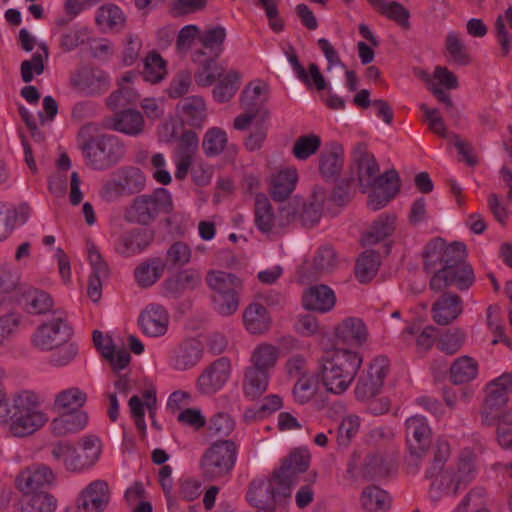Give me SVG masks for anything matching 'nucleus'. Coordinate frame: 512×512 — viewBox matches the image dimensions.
<instances>
[{"label": "nucleus", "instance_id": "1", "mask_svg": "<svg viewBox=\"0 0 512 512\" xmlns=\"http://www.w3.org/2000/svg\"><path fill=\"white\" fill-rule=\"evenodd\" d=\"M422 258L424 271L433 273L429 286L435 292L449 286L464 291L475 282L474 270L467 262V249L462 242L448 243L435 237L425 245Z\"/></svg>", "mask_w": 512, "mask_h": 512}, {"label": "nucleus", "instance_id": "2", "mask_svg": "<svg viewBox=\"0 0 512 512\" xmlns=\"http://www.w3.org/2000/svg\"><path fill=\"white\" fill-rule=\"evenodd\" d=\"M361 365L362 357L357 352L326 350L318 359L317 374L327 392L340 395L350 387Z\"/></svg>", "mask_w": 512, "mask_h": 512}, {"label": "nucleus", "instance_id": "3", "mask_svg": "<svg viewBox=\"0 0 512 512\" xmlns=\"http://www.w3.org/2000/svg\"><path fill=\"white\" fill-rule=\"evenodd\" d=\"M38 402L36 396L23 391L18 394L12 403L0 408V424H9V430L16 437H25L47 421L45 415L37 411Z\"/></svg>", "mask_w": 512, "mask_h": 512}, {"label": "nucleus", "instance_id": "4", "mask_svg": "<svg viewBox=\"0 0 512 512\" xmlns=\"http://www.w3.org/2000/svg\"><path fill=\"white\" fill-rule=\"evenodd\" d=\"M173 209L169 190L158 187L151 193L136 195L125 207L123 219L129 224L147 227L161 216L170 214Z\"/></svg>", "mask_w": 512, "mask_h": 512}, {"label": "nucleus", "instance_id": "5", "mask_svg": "<svg viewBox=\"0 0 512 512\" xmlns=\"http://www.w3.org/2000/svg\"><path fill=\"white\" fill-rule=\"evenodd\" d=\"M98 439L86 436L81 441V449L78 450L69 441H57L50 446L52 458L61 462L66 471L80 473L90 469L100 456Z\"/></svg>", "mask_w": 512, "mask_h": 512}, {"label": "nucleus", "instance_id": "6", "mask_svg": "<svg viewBox=\"0 0 512 512\" xmlns=\"http://www.w3.org/2000/svg\"><path fill=\"white\" fill-rule=\"evenodd\" d=\"M86 165L104 171L119 163L125 154L123 143L114 135L90 137L81 146Z\"/></svg>", "mask_w": 512, "mask_h": 512}, {"label": "nucleus", "instance_id": "7", "mask_svg": "<svg viewBox=\"0 0 512 512\" xmlns=\"http://www.w3.org/2000/svg\"><path fill=\"white\" fill-rule=\"evenodd\" d=\"M237 448L233 441L223 440L213 443L199 462L202 477L212 481L229 475L235 465Z\"/></svg>", "mask_w": 512, "mask_h": 512}, {"label": "nucleus", "instance_id": "8", "mask_svg": "<svg viewBox=\"0 0 512 512\" xmlns=\"http://www.w3.org/2000/svg\"><path fill=\"white\" fill-rule=\"evenodd\" d=\"M291 496V488L273 471L268 479H253L246 492L247 502L254 508L277 507Z\"/></svg>", "mask_w": 512, "mask_h": 512}, {"label": "nucleus", "instance_id": "9", "mask_svg": "<svg viewBox=\"0 0 512 512\" xmlns=\"http://www.w3.org/2000/svg\"><path fill=\"white\" fill-rule=\"evenodd\" d=\"M146 186V177L140 168L123 166L112 173L110 180L106 181L100 196L107 202H113L124 196L140 193Z\"/></svg>", "mask_w": 512, "mask_h": 512}, {"label": "nucleus", "instance_id": "10", "mask_svg": "<svg viewBox=\"0 0 512 512\" xmlns=\"http://www.w3.org/2000/svg\"><path fill=\"white\" fill-rule=\"evenodd\" d=\"M353 163L357 167L358 181L363 192L367 187H384L399 180V174L395 169H389L379 174V165L372 153L368 151L365 143H358L352 153Z\"/></svg>", "mask_w": 512, "mask_h": 512}, {"label": "nucleus", "instance_id": "11", "mask_svg": "<svg viewBox=\"0 0 512 512\" xmlns=\"http://www.w3.org/2000/svg\"><path fill=\"white\" fill-rule=\"evenodd\" d=\"M389 373V360L384 355L375 357L365 371L360 375L356 387L355 397L359 401H368L376 397Z\"/></svg>", "mask_w": 512, "mask_h": 512}, {"label": "nucleus", "instance_id": "12", "mask_svg": "<svg viewBox=\"0 0 512 512\" xmlns=\"http://www.w3.org/2000/svg\"><path fill=\"white\" fill-rule=\"evenodd\" d=\"M268 117V111L258 108L246 111L234 119L233 126L237 130H246L251 124L254 125L252 131L244 140L246 150L253 152L262 148L268 132L266 122Z\"/></svg>", "mask_w": 512, "mask_h": 512}, {"label": "nucleus", "instance_id": "13", "mask_svg": "<svg viewBox=\"0 0 512 512\" xmlns=\"http://www.w3.org/2000/svg\"><path fill=\"white\" fill-rule=\"evenodd\" d=\"M405 426L406 441L410 452L408 461L416 464L431 446L432 431L426 418L420 415L408 418Z\"/></svg>", "mask_w": 512, "mask_h": 512}, {"label": "nucleus", "instance_id": "14", "mask_svg": "<svg viewBox=\"0 0 512 512\" xmlns=\"http://www.w3.org/2000/svg\"><path fill=\"white\" fill-rule=\"evenodd\" d=\"M111 500V490L105 480L90 482L75 500V512H104Z\"/></svg>", "mask_w": 512, "mask_h": 512}, {"label": "nucleus", "instance_id": "15", "mask_svg": "<svg viewBox=\"0 0 512 512\" xmlns=\"http://www.w3.org/2000/svg\"><path fill=\"white\" fill-rule=\"evenodd\" d=\"M54 480L55 475L49 466L34 464L23 469L17 475L15 484L24 495L48 491Z\"/></svg>", "mask_w": 512, "mask_h": 512}, {"label": "nucleus", "instance_id": "16", "mask_svg": "<svg viewBox=\"0 0 512 512\" xmlns=\"http://www.w3.org/2000/svg\"><path fill=\"white\" fill-rule=\"evenodd\" d=\"M72 334V328L63 316L42 324L33 336V343L41 350H51L67 342Z\"/></svg>", "mask_w": 512, "mask_h": 512}, {"label": "nucleus", "instance_id": "17", "mask_svg": "<svg viewBox=\"0 0 512 512\" xmlns=\"http://www.w3.org/2000/svg\"><path fill=\"white\" fill-rule=\"evenodd\" d=\"M231 364L221 357L210 364L198 377L197 387L202 394H213L221 389L230 377Z\"/></svg>", "mask_w": 512, "mask_h": 512}, {"label": "nucleus", "instance_id": "18", "mask_svg": "<svg viewBox=\"0 0 512 512\" xmlns=\"http://www.w3.org/2000/svg\"><path fill=\"white\" fill-rule=\"evenodd\" d=\"M155 234L145 228H132L120 235L115 244V251L123 257H130L143 252L154 241Z\"/></svg>", "mask_w": 512, "mask_h": 512}, {"label": "nucleus", "instance_id": "19", "mask_svg": "<svg viewBox=\"0 0 512 512\" xmlns=\"http://www.w3.org/2000/svg\"><path fill=\"white\" fill-rule=\"evenodd\" d=\"M219 57L207 55L202 49L194 51V62L198 67L194 72V80L198 86L209 87L224 74V68L217 62Z\"/></svg>", "mask_w": 512, "mask_h": 512}, {"label": "nucleus", "instance_id": "20", "mask_svg": "<svg viewBox=\"0 0 512 512\" xmlns=\"http://www.w3.org/2000/svg\"><path fill=\"white\" fill-rule=\"evenodd\" d=\"M138 323L144 334L159 337L167 332L169 314L162 305L150 304L141 312Z\"/></svg>", "mask_w": 512, "mask_h": 512}, {"label": "nucleus", "instance_id": "21", "mask_svg": "<svg viewBox=\"0 0 512 512\" xmlns=\"http://www.w3.org/2000/svg\"><path fill=\"white\" fill-rule=\"evenodd\" d=\"M310 459L311 456L307 449L296 448L282 460L281 466L274 471L282 480L286 479L291 488L296 475L306 472L309 468Z\"/></svg>", "mask_w": 512, "mask_h": 512}, {"label": "nucleus", "instance_id": "22", "mask_svg": "<svg viewBox=\"0 0 512 512\" xmlns=\"http://www.w3.org/2000/svg\"><path fill=\"white\" fill-rule=\"evenodd\" d=\"M344 164V150L338 143H331L319 157V172L325 180H334L342 171Z\"/></svg>", "mask_w": 512, "mask_h": 512}, {"label": "nucleus", "instance_id": "23", "mask_svg": "<svg viewBox=\"0 0 512 512\" xmlns=\"http://www.w3.org/2000/svg\"><path fill=\"white\" fill-rule=\"evenodd\" d=\"M144 117L142 113L134 109H125L116 112L111 118V129L129 136H138L144 131Z\"/></svg>", "mask_w": 512, "mask_h": 512}, {"label": "nucleus", "instance_id": "24", "mask_svg": "<svg viewBox=\"0 0 512 512\" xmlns=\"http://www.w3.org/2000/svg\"><path fill=\"white\" fill-rule=\"evenodd\" d=\"M302 302L307 310L325 313L335 306L336 296L327 285H316L304 293Z\"/></svg>", "mask_w": 512, "mask_h": 512}, {"label": "nucleus", "instance_id": "25", "mask_svg": "<svg viewBox=\"0 0 512 512\" xmlns=\"http://www.w3.org/2000/svg\"><path fill=\"white\" fill-rule=\"evenodd\" d=\"M461 303L457 294L444 293L432 306L434 321L439 325L450 324L462 313Z\"/></svg>", "mask_w": 512, "mask_h": 512}, {"label": "nucleus", "instance_id": "26", "mask_svg": "<svg viewBox=\"0 0 512 512\" xmlns=\"http://www.w3.org/2000/svg\"><path fill=\"white\" fill-rule=\"evenodd\" d=\"M367 329L361 319L346 318L335 328L338 341L349 345H361L367 339Z\"/></svg>", "mask_w": 512, "mask_h": 512}, {"label": "nucleus", "instance_id": "27", "mask_svg": "<svg viewBox=\"0 0 512 512\" xmlns=\"http://www.w3.org/2000/svg\"><path fill=\"white\" fill-rule=\"evenodd\" d=\"M16 303L23 306L29 314H43L50 310L53 300L44 291L24 286Z\"/></svg>", "mask_w": 512, "mask_h": 512}, {"label": "nucleus", "instance_id": "28", "mask_svg": "<svg viewBox=\"0 0 512 512\" xmlns=\"http://www.w3.org/2000/svg\"><path fill=\"white\" fill-rule=\"evenodd\" d=\"M487 396L481 409L482 424L492 426L496 424V420L502 416V408L508 402V396L503 392H499L493 386L487 385Z\"/></svg>", "mask_w": 512, "mask_h": 512}, {"label": "nucleus", "instance_id": "29", "mask_svg": "<svg viewBox=\"0 0 512 512\" xmlns=\"http://www.w3.org/2000/svg\"><path fill=\"white\" fill-rule=\"evenodd\" d=\"M205 281L214 294L226 292H242L243 280L237 275L222 270H210L207 272Z\"/></svg>", "mask_w": 512, "mask_h": 512}, {"label": "nucleus", "instance_id": "30", "mask_svg": "<svg viewBox=\"0 0 512 512\" xmlns=\"http://www.w3.org/2000/svg\"><path fill=\"white\" fill-rule=\"evenodd\" d=\"M75 86L87 96L100 95L109 89V77L100 69H91L81 75Z\"/></svg>", "mask_w": 512, "mask_h": 512}, {"label": "nucleus", "instance_id": "31", "mask_svg": "<svg viewBox=\"0 0 512 512\" xmlns=\"http://www.w3.org/2000/svg\"><path fill=\"white\" fill-rule=\"evenodd\" d=\"M243 322L251 334H263L269 330L271 318L263 305L251 303L243 312Z\"/></svg>", "mask_w": 512, "mask_h": 512}, {"label": "nucleus", "instance_id": "32", "mask_svg": "<svg viewBox=\"0 0 512 512\" xmlns=\"http://www.w3.org/2000/svg\"><path fill=\"white\" fill-rule=\"evenodd\" d=\"M25 285L20 283V276L9 266H0V305L16 302Z\"/></svg>", "mask_w": 512, "mask_h": 512}, {"label": "nucleus", "instance_id": "33", "mask_svg": "<svg viewBox=\"0 0 512 512\" xmlns=\"http://www.w3.org/2000/svg\"><path fill=\"white\" fill-rule=\"evenodd\" d=\"M88 422L83 411L67 412L51 422V430L55 436H65L82 430Z\"/></svg>", "mask_w": 512, "mask_h": 512}, {"label": "nucleus", "instance_id": "34", "mask_svg": "<svg viewBox=\"0 0 512 512\" xmlns=\"http://www.w3.org/2000/svg\"><path fill=\"white\" fill-rule=\"evenodd\" d=\"M164 271V260L159 257H154L137 266L134 270V276L137 284L141 288H148L161 278Z\"/></svg>", "mask_w": 512, "mask_h": 512}, {"label": "nucleus", "instance_id": "35", "mask_svg": "<svg viewBox=\"0 0 512 512\" xmlns=\"http://www.w3.org/2000/svg\"><path fill=\"white\" fill-rule=\"evenodd\" d=\"M194 38H198L202 47L208 50L207 55L219 57L223 51L226 30L222 26H215L202 32L199 27L194 25Z\"/></svg>", "mask_w": 512, "mask_h": 512}, {"label": "nucleus", "instance_id": "36", "mask_svg": "<svg viewBox=\"0 0 512 512\" xmlns=\"http://www.w3.org/2000/svg\"><path fill=\"white\" fill-rule=\"evenodd\" d=\"M56 508L57 499L45 491L22 495L19 512H54Z\"/></svg>", "mask_w": 512, "mask_h": 512}, {"label": "nucleus", "instance_id": "37", "mask_svg": "<svg viewBox=\"0 0 512 512\" xmlns=\"http://www.w3.org/2000/svg\"><path fill=\"white\" fill-rule=\"evenodd\" d=\"M298 179L295 169L280 171L272 179L270 194L273 200L284 202L293 192Z\"/></svg>", "mask_w": 512, "mask_h": 512}, {"label": "nucleus", "instance_id": "38", "mask_svg": "<svg viewBox=\"0 0 512 512\" xmlns=\"http://www.w3.org/2000/svg\"><path fill=\"white\" fill-rule=\"evenodd\" d=\"M396 216L393 214L381 215L362 236L363 245H373L390 236L395 230Z\"/></svg>", "mask_w": 512, "mask_h": 512}, {"label": "nucleus", "instance_id": "39", "mask_svg": "<svg viewBox=\"0 0 512 512\" xmlns=\"http://www.w3.org/2000/svg\"><path fill=\"white\" fill-rule=\"evenodd\" d=\"M360 501L366 512H385L391 506V498L388 493L373 485L363 489Z\"/></svg>", "mask_w": 512, "mask_h": 512}, {"label": "nucleus", "instance_id": "40", "mask_svg": "<svg viewBox=\"0 0 512 512\" xmlns=\"http://www.w3.org/2000/svg\"><path fill=\"white\" fill-rule=\"evenodd\" d=\"M162 286L165 296L179 299L192 288V271L190 269L179 270L165 279Z\"/></svg>", "mask_w": 512, "mask_h": 512}, {"label": "nucleus", "instance_id": "41", "mask_svg": "<svg viewBox=\"0 0 512 512\" xmlns=\"http://www.w3.org/2000/svg\"><path fill=\"white\" fill-rule=\"evenodd\" d=\"M270 374L252 367L246 368L243 379V392L254 400L260 397L268 387Z\"/></svg>", "mask_w": 512, "mask_h": 512}, {"label": "nucleus", "instance_id": "42", "mask_svg": "<svg viewBox=\"0 0 512 512\" xmlns=\"http://www.w3.org/2000/svg\"><path fill=\"white\" fill-rule=\"evenodd\" d=\"M255 225L263 233L271 232L276 225L272 204L265 194H256L254 205Z\"/></svg>", "mask_w": 512, "mask_h": 512}, {"label": "nucleus", "instance_id": "43", "mask_svg": "<svg viewBox=\"0 0 512 512\" xmlns=\"http://www.w3.org/2000/svg\"><path fill=\"white\" fill-rule=\"evenodd\" d=\"M477 374L478 363L470 356L458 357L450 366V379L456 385L472 381Z\"/></svg>", "mask_w": 512, "mask_h": 512}, {"label": "nucleus", "instance_id": "44", "mask_svg": "<svg viewBox=\"0 0 512 512\" xmlns=\"http://www.w3.org/2000/svg\"><path fill=\"white\" fill-rule=\"evenodd\" d=\"M476 473V454L469 448L463 449L458 456L457 472L455 474L454 493H457L460 485L470 482Z\"/></svg>", "mask_w": 512, "mask_h": 512}, {"label": "nucleus", "instance_id": "45", "mask_svg": "<svg viewBox=\"0 0 512 512\" xmlns=\"http://www.w3.org/2000/svg\"><path fill=\"white\" fill-rule=\"evenodd\" d=\"M278 358L279 349L276 346L269 343H262L254 349L250 359V367L270 374Z\"/></svg>", "mask_w": 512, "mask_h": 512}, {"label": "nucleus", "instance_id": "46", "mask_svg": "<svg viewBox=\"0 0 512 512\" xmlns=\"http://www.w3.org/2000/svg\"><path fill=\"white\" fill-rule=\"evenodd\" d=\"M372 191L368 195L367 206L372 211L384 208L400 191V179L384 187H369Z\"/></svg>", "mask_w": 512, "mask_h": 512}, {"label": "nucleus", "instance_id": "47", "mask_svg": "<svg viewBox=\"0 0 512 512\" xmlns=\"http://www.w3.org/2000/svg\"><path fill=\"white\" fill-rule=\"evenodd\" d=\"M445 49L449 55V61L459 66H467L472 62V57L468 52L465 43L459 35L451 31L445 38Z\"/></svg>", "mask_w": 512, "mask_h": 512}, {"label": "nucleus", "instance_id": "48", "mask_svg": "<svg viewBox=\"0 0 512 512\" xmlns=\"http://www.w3.org/2000/svg\"><path fill=\"white\" fill-rule=\"evenodd\" d=\"M380 256L376 251L366 250L357 259L355 275L361 283L369 282L377 273Z\"/></svg>", "mask_w": 512, "mask_h": 512}, {"label": "nucleus", "instance_id": "49", "mask_svg": "<svg viewBox=\"0 0 512 512\" xmlns=\"http://www.w3.org/2000/svg\"><path fill=\"white\" fill-rule=\"evenodd\" d=\"M87 400L86 394L77 387H72L60 392L54 402V406L59 410L76 412Z\"/></svg>", "mask_w": 512, "mask_h": 512}, {"label": "nucleus", "instance_id": "50", "mask_svg": "<svg viewBox=\"0 0 512 512\" xmlns=\"http://www.w3.org/2000/svg\"><path fill=\"white\" fill-rule=\"evenodd\" d=\"M166 75V62L157 52H151L144 60L143 79L150 83L160 82Z\"/></svg>", "mask_w": 512, "mask_h": 512}, {"label": "nucleus", "instance_id": "51", "mask_svg": "<svg viewBox=\"0 0 512 512\" xmlns=\"http://www.w3.org/2000/svg\"><path fill=\"white\" fill-rule=\"evenodd\" d=\"M192 250L190 246L182 241L174 242L167 250L164 260L165 266L180 269L190 263Z\"/></svg>", "mask_w": 512, "mask_h": 512}, {"label": "nucleus", "instance_id": "52", "mask_svg": "<svg viewBox=\"0 0 512 512\" xmlns=\"http://www.w3.org/2000/svg\"><path fill=\"white\" fill-rule=\"evenodd\" d=\"M192 132L187 130L183 133L179 143V161L177 162V169L175 177L182 180L186 177L187 172L192 164Z\"/></svg>", "mask_w": 512, "mask_h": 512}, {"label": "nucleus", "instance_id": "53", "mask_svg": "<svg viewBox=\"0 0 512 512\" xmlns=\"http://www.w3.org/2000/svg\"><path fill=\"white\" fill-rule=\"evenodd\" d=\"M466 334L459 328H453L442 334L437 342L440 351L447 355L457 353L465 342Z\"/></svg>", "mask_w": 512, "mask_h": 512}, {"label": "nucleus", "instance_id": "54", "mask_svg": "<svg viewBox=\"0 0 512 512\" xmlns=\"http://www.w3.org/2000/svg\"><path fill=\"white\" fill-rule=\"evenodd\" d=\"M321 146V139L316 134L302 135L294 143L292 153L298 160H306L314 155Z\"/></svg>", "mask_w": 512, "mask_h": 512}, {"label": "nucleus", "instance_id": "55", "mask_svg": "<svg viewBox=\"0 0 512 512\" xmlns=\"http://www.w3.org/2000/svg\"><path fill=\"white\" fill-rule=\"evenodd\" d=\"M379 13L397 23L404 30L411 28L410 11L397 1L385 2Z\"/></svg>", "mask_w": 512, "mask_h": 512}, {"label": "nucleus", "instance_id": "56", "mask_svg": "<svg viewBox=\"0 0 512 512\" xmlns=\"http://www.w3.org/2000/svg\"><path fill=\"white\" fill-rule=\"evenodd\" d=\"M43 53H34L31 60H24L21 63V77L25 83L33 80V72L40 75L44 71V59L48 58V48L45 44L41 45Z\"/></svg>", "mask_w": 512, "mask_h": 512}, {"label": "nucleus", "instance_id": "57", "mask_svg": "<svg viewBox=\"0 0 512 512\" xmlns=\"http://www.w3.org/2000/svg\"><path fill=\"white\" fill-rule=\"evenodd\" d=\"M317 390V379L313 375H304L297 379L293 387V396L298 403L305 404L315 396Z\"/></svg>", "mask_w": 512, "mask_h": 512}, {"label": "nucleus", "instance_id": "58", "mask_svg": "<svg viewBox=\"0 0 512 512\" xmlns=\"http://www.w3.org/2000/svg\"><path fill=\"white\" fill-rule=\"evenodd\" d=\"M360 427V419L356 415L345 417L338 425L336 441L340 448H346L357 434Z\"/></svg>", "mask_w": 512, "mask_h": 512}, {"label": "nucleus", "instance_id": "59", "mask_svg": "<svg viewBox=\"0 0 512 512\" xmlns=\"http://www.w3.org/2000/svg\"><path fill=\"white\" fill-rule=\"evenodd\" d=\"M227 143V135L220 128L209 129L203 139L202 147L207 156L220 154Z\"/></svg>", "mask_w": 512, "mask_h": 512}, {"label": "nucleus", "instance_id": "60", "mask_svg": "<svg viewBox=\"0 0 512 512\" xmlns=\"http://www.w3.org/2000/svg\"><path fill=\"white\" fill-rule=\"evenodd\" d=\"M103 357L109 362L114 372L126 368L131 360L130 353L125 348L115 350L110 338L107 339V344L103 349Z\"/></svg>", "mask_w": 512, "mask_h": 512}, {"label": "nucleus", "instance_id": "61", "mask_svg": "<svg viewBox=\"0 0 512 512\" xmlns=\"http://www.w3.org/2000/svg\"><path fill=\"white\" fill-rule=\"evenodd\" d=\"M433 451V464L428 470L427 476L433 477L440 473L445 465V462L450 456V445L444 439H437L432 446Z\"/></svg>", "mask_w": 512, "mask_h": 512}, {"label": "nucleus", "instance_id": "62", "mask_svg": "<svg viewBox=\"0 0 512 512\" xmlns=\"http://www.w3.org/2000/svg\"><path fill=\"white\" fill-rule=\"evenodd\" d=\"M98 24H106L109 28H120L124 25L123 12L116 5H107L99 8L96 16Z\"/></svg>", "mask_w": 512, "mask_h": 512}, {"label": "nucleus", "instance_id": "63", "mask_svg": "<svg viewBox=\"0 0 512 512\" xmlns=\"http://www.w3.org/2000/svg\"><path fill=\"white\" fill-rule=\"evenodd\" d=\"M241 292H226L220 294H213L212 299L215 304L216 310L223 316H230L234 314L240 304Z\"/></svg>", "mask_w": 512, "mask_h": 512}, {"label": "nucleus", "instance_id": "64", "mask_svg": "<svg viewBox=\"0 0 512 512\" xmlns=\"http://www.w3.org/2000/svg\"><path fill=\"white\" fill-rule=\"evenodd\" d=\"M497 440L503 449H512V410H508L496 420Z\"/></svg>", "mask_w": 512, "mask_h": 512}]
</instances>
